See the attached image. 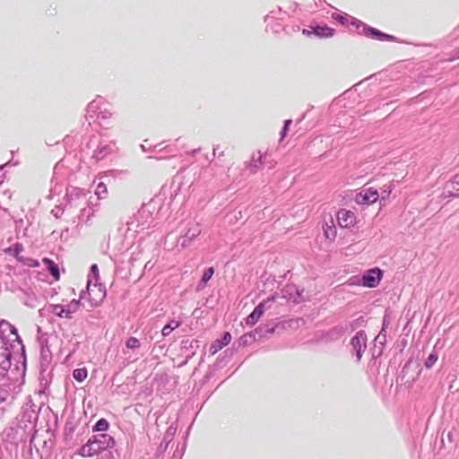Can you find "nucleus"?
<instances>
[{"mask_svg":"<svg viewBox=\"0 0 459 459\" xmlns=\"http://www.w3.org/2000/svg\"><path fill=\"white\" fill-rule=\"evenodd\" d=\"M176 433V428L169 427L165 433V440L167 443H170L173 439V436Z\"/></svg>","mask_w":459,"mask_h":459,"instance_id":"2f4dec72","label":"nucleus"},{"mask_svg":"<svg viewBox=\"0 0 459 459\" xmlns=\"http://www.w3.org/2000/svg\"><path fill=\"white\" fill-rule=\"evenodd\" d=\"M21 384L6 379L0 385V403H11L21 393Z\"/></svg>","mask_w":459,"mask_h":459,"instance_id":"f03ea898","label":"nucleus"},{"mask_svg":"<svg viewBox=\"0 0 459 459\" xmlns=\"http://www.w3.org/2000/svg\"><path fill=\"white\" fill-rule=\"evenodd\" d=\"M169 445V443L166 442L165 436H164L161 443L160 444V446H159V447L157 449V453L158 454L164 453L168 449Z\"/></svg>","mask_w":459,"mask_h":459,"instance_id":"72a5a7b5","label":"nucleus"},{"mask_svg":"<svg viewBox=\"0 0 459 459\" xmlns=\"http://www.w3.org/2000/svg\"><path fill=\"white\" fill-rule=\"evenodd\" d=\"M86 212H87L86 209L81 210L80 220H82V221L83 220V217L86 215Z\"/></svg>","mask_w":459,"mask_h":459,"instance_id":"4c0bfd02","label":"nucleus"},{"mask_svg":"<svg viewBox=\"0 0 459 459\" xmlns=\"http://www.w3.org/2000/svg\"><path fill=\"white\" fill-rule=\"evenodd\" d=\"M150 264V262H148L147 264H145V266H144V267H145V268L150 267V264Z\"/></svg>","mask_w":459,"mask_h":459,"instance_id":"de8ad7c7","label":"nucleus"},{"mask_svg":"<svg viewBox=\"0 0 459 459\" xmlns=\"http://www.w3.org/2000/svg\"><path fill=\"white\" fill-rule=\"evenodd\" d=\"M141 148L143 149V151H145V146L143 144L141 145Z\"/></svg>","mask_w":459,"mask_h":459,"instance_id":"8fccbe9b","label":"nucleus"},{"mask_svg":"<svg viewBox=\"0 0 459 459\" xmlns=\"http://www.w3.org/2000/svg\"><path fill=\"white\" fill-rule=\"evenodd\" d=\"M214 273V269L212 267H209L207 268L203 276H202V279L200 281V282L198 283L197 287H196V290H202L204 289V287L206 286L207 282L209 281V280L212 278V276L213 275Z\"/></svg>","mask_w":459,"mask_h":459,"instance_id":"a211bd4d","label":"nucleus"},{"mask_svg":"<svg viewBox=\"0 0 459 459\" xmlns=\"http://www.w3.org/2000/svg\"><path fill=\"white\" fill-rule=\"evenodd\" d=\"M112 152V147L107 143H100L97 149L93 152L92 158L97 160L104 159L108 154Z\"/></svg>","mask_w":459,"mask_h":459,"instance_id":"2eb2a0df","label":"nucleus"},{"mask_svg":"<svg viewBox=\"0 0 459 459\" xmlns=\"http://www.w3.org/2000/svg\"><path fill=\"white\" fill-rule=\"evenodd\" d=\"M445 194L448 196L459 197V173L446 184Z\"/></svg>","mask_w":459,"mask_h":459,"instance_id":"ddd939ff","label":"nucleus"},{"mask_svg":"<svg viewBox=\"0 0 459 459\" xmlns=\"http://www.w3.org/2000/svg\"><path fill=\"white\" fill-rule=\"evenodd\" d=\"M96 195L98 198L102 199L105 198L108 194V189L106 185L103 182H100L96 187L95 191Z\"/></svg>","mask_w":459,"mask_h":459,"instance_id":"a878e982","label":"nucleus"},{"mask_svg":"<svg viewBox=\"0 0 459 459\" xmlns=\"http://www.w3.org/2000/svg\"><path fill=\"white\" fill-rule=\"evenodd\" d=\"M313 31H310L308 30H302V34L306 35V36H309Z\"/></svg>","mask_w":459,"mask_h":459,"instance_id":"ea45409f","label":"nucleus"},{"mask_svg":"<svg viewBox=\"0 0 459 459\" xmlns=\"http://www.w3.org/2000/svg\"><path fill=\"white\" fill-rule=\"evenodd\" d=\"M202 231L201 225L198 222L192 221L188 223V228L185 234L178 238V245L182 247H188L193 239L200 235Z\"/></svg>","mask_w":459,"mask_h":459,"instance_id":"20e7f679","label":"nucleus"},{"mask_svg":"<svg viewBox=\"0 0 459 459\" xmlns=\"http://www.w3.org/2000/svg\"><path fill=\"white\" fill-rule=\"evenodd\" d=\"M263 159L264 155L260 151L253 153L251 160L248 164V168L251 172L255 173L260 169L261 165L263 164Z\"/></svg>","mask_w":459,"mask_h":459,"instance_id":"f3484780","label":"nucleus"},{"mask_svg":"<svg viewBox=\"0 0 459 459\" xmlns=\"http://www.w3.org/2000/svg\"><path fill=\"white\" fill-rule=\"evenodd\" d=\"M199 152H200V148H198V149H195V150L191 151L190 152H188V154H190V155L194 156V155H195L196 153H198Z\"/></svg>","mask_w":459,"mask_h":459,"instance_id":"58836bf2","label":"nucleus"},{"mask_svg":"<svg viewBox=\"0 0 459 459\" xmlns=\"http://www.w3.org/2000/svg\"><path fill=\"white\" fill-rule=\"evenodd\" d=\"M352 351L355 352L357 360L359 361L367 347V335L364 331H359L351 340Z\"/></svg>","mask_w":459,"mask_h":459,"instance_id":"423d86ee","label":"nucleus"},{"mask_svg":"<svg viewBox=\"0 0 459 459\" xmlns=\"http://www.w3.org/2000/svg\"><path fill=\"white\" fill-rule=\"evenodd\" d=\"M43 263L47 265L49 273H51V275L56 279V280H58L59 279V269H58V266L56 263H54L51 259L49 258H44L43 259Z\"/></svg>","mask_w":459,"mask_h":459,"instance_id":"6ab92c4d","label":"nucleus"},{"mask_svg":"<svg viewBox=\"0 0 459 459\" xmlns=\"http://www.w3.org/2000/svg\"><path fill=\"white\" fill-rule=\"evenodd\" d=\"M51 312L59 317H65V307H64L62 305H52Z\"/></svg>","mask_w":459,"mask_h":459,"instance_id":"bb28decb","label":"nucleus"},{"mask_svg":"<svg viewBox=\"0 0 459 459\" xmlns=\"http://www.w3.org/2000/svg\"><path fill=\"white\" fill-rule=\"evenodd\" d=\"M24 264L27 266H30V267H37V266H39V262L32 258H26Z\"/></svg>","mask_w":459,"mask_h":459,"instance_id":"c9c22d12","label":"nucleus"},{"mask_svg":"<svg viewBox=\"0 0 459 459\" xmlns=\"http://www.w3.org/2000/svg\"><path fill=\"white\" fill-rule=\"evenodd\" d=\"M325 236L327 239L333 240L336 237V230L333 226H326V228L324 229Z\"/></svg>","mask_w":459,"mask_h":459,"instance_id":"c756f323","label":"nucleus"},{"mask_svg":"<svg viewBox=\"0 0 459 459\" xmlns=\"http://www.w3.org/2000/svg\"><path fill=\"white\" fill-rule=\"evenodd\" d=\"M23 250L22 244H15L13 247H8L5 249V253L13 255L16 259L21 256V252Z\"/></svg>","mask_w":459,"mask_h":459,"instance_id":"393cba45","label":"nucleus"},{"mask_svg":"<svg viewBox=\"0 0 459 459\" xmlns=\"http://www.w3.org/2000/svg\"><path fill=\"white\" fill-rule=\"evenodd\" d=\"M114 446V438L108 434L101 433L90 438L87 443L80 448L79 454L82 456L91 457Z\"/></svg>","mask_w":459,"mask_h":459,"instance_id":"f257e3e1","label":"nucleus"},{"mask_svg":"<svg viewBox=\"0 0 459 459\" xmlns=\"http://www.w3.org/2000/svg\"><path fill=\"white\" fill-rule=\"evenodd\" d=\"M150 264V262H148L147 264H145V266H144V267H145V268L150 267V264Z\"/></svg>","mask_w":459,"mask_h":459,"instance_id":"09e8293b","label":"nucleus"},{"mask_svg":"<svg viewBox=\"0 0 459 459\" xmlns=\"http://www.w3.org/2000/svg\"><path fill=\"white\" fill-rule=\"evenodd\" d=\"M67 197L69 198V203L72 204L73 201H82L83 203L86 202L85 198V192L83 189H80L77 187H72L67 192Z\"/></svg>","mask_w":459,"mask_h":459,"instance_id":"dca6fc26","label":"nucleus"},{"mask_svg":"<svg viewBox=\"0 0 459 459\" xmlns=\"http://www.w3.org/2000/svg\"><path fill=\"white\" fill-rule=\"evenodd\" d=\"M12 352L4 338L0 336V375L6 372L11 365Z\"/></svg>","mask_w":459,"mask_h":459,"instance_id":"0eeeda50","label":"nucleus"},{"mask_svg":"<svg viewBox=\"0 0 459 459\" xmlns=\"http://www.w3.org/2000/svg\"><path fill=\"white\" fill-rule=\"evenodd\" d=\"M217 149H218V147H215L213 149V156L216 154V152H219V150H217Z\"/></svg>","mask_w":459,"mask_h":459,"instance_id":"a18cd8bd","label":"nucleus"},{"mask_svg":"<svg viewBox=\"0 0 459 459\" xmlns=\"http://www.w3.org/2000/svg\"><path fill=\"white\" fill-rule=\"evenodd\" d=\"M87 290L89 294L91 295V291H92V290L90 289V282H88Z\"/></svg>","mask_w":459,"mask_h":459,"instance_id":"37998d69","label":"nucleus"},{"mask_svg":"<svg viewBox=\"0 0 459 459\" xmlns=\"http://www.w3.org/2000/svg\"><path fill=\"white\" fill-rule=\"evenodd\" d=\"M108 422L105 419H100L95 424L93 429L96 431H105L108 429Z\"/></svg>","mask_w":459,"mask_h":459,"instance_id":"c85d7f7f","label":"nucleus"},{"mask_svg":"<svg viewBox=\"0 0 459 459\" xmlns=\"http://www.w3.org/2000/svg\"><path fill=\"white\" fill-rule=\"evenodd\" d=\"M281 297L287 301L299 304L305 300L303 297L304 289H299L294 284H288L281 290Z\"/></svg>","mask_w":459,"mask_h":459,"instance_id":"39448f33","label":"nucleus"},{"mask_svg":"<svg viewBox=\"0 0 459 459\" xmlns=\"http://www.w3.org/2000/svg\"><path fill=\"white\" fill-rule=\"evenodd\" d=\"M381 277L382 271L380 269L375 268L368 270L362 277V285L368 288H374L379 283Z\"/></svg>","mask_w":459,"mask_h":459,"instance_id":"1a4fd4ad","label":"nucleus"},{"mask_svg":"<svg viewBox=\"0 0 459 459\" xmlns=\"http://www.w3.org/2000/svg\"><path fill=\"white\" fill-rule=\"evenodd\" d=\"M333 30L329 27H316L313 33L320 38H330L333 35Z\"/></svg>","mask_w":459,"mask_h":459,"instance_id":"aec40b11","label":"nucleus"},{"mask_svg":"<svg viewBox=\"0 0 459 459\" xmlns=\"http://www.w3.org/2000/svg\"><path fill=\"white\" fill-rule=\"evenodd\" d=\"M437 353H431L429 355L428 359H426L424 365L427 368H430L437 360Z\"/></svg>","mask_w":459,"mask_h":459,"instance_id":"7c9ffc66","label":"nucleus"},{"mask_svg":"<svg viewBox=\"0 0 459 459\" xmlns=\"http://www.w3.org/2000/svg\"><path fill=\"white\" fill-rule=\"evenodd\" d=\"M180 322L176 320H171L169 324H167L161 330V334L166 337L168 336L174 329H177L180 326Z\"/></svg>","mask_w":459,"mask_h":459,"instance_id":"4be33fe9","label":"nucleus"},{"mask_svg":"<svg viewBox=\"0 0 459 459\" xmlns=\"http://www.w3.org/2000/svg\"><path fill=\"white\" fill-rule=\"evenodd\" d=\"M88 376L87 369L85 368H76L73 372V377L78 382H82Z\"/></svg>","mask_w":459,"mask_h":459,"instance_id":"b1692460","label":"nucleus"},{"mask_svg":"<svg viewBox=\"0 0 459 459\" xmlns=\"http://www.w3.org/2000/svg\"><path fill=\"white\" fill-rule=\"evenodd\" d=\"M80 305V300L73 299L66 307H65V318H71L72 315L77 311Z\"/></svg>","mask_w":459,"mask_h":459,"instance_id":"412c9836","label":"nucleus"},{"mask_svg":"<svg viewBox=\"0 0 459 459\" xmlns=\"http://www.w3.org/2000/svg\"><path fill=\"white\" fill-rule=\"evenodd\" d=\"M231 341V335L230 333H224L221 340H217L211 345L210 351L212 354H215L218 351L221 350L224 346L228 345Z\"/></svg>","mask_w":459,"mask_h":459,"instance_id":"4468645a","label":"nucleus"},{"mask_svg":"<svg viewBox=\"0 0 459 459\" xmlns=\"http://www.w3.org/2000/svg\"><path fill=\"white\" fill-rule=\"evenodd\" d=\"M275 325L273 323H269L264 325L259 326L254 332L244 334L242 339H246L247 337L255 338L258 335L259 338L266 337L267 334H273L275 330Z\"/></svg>","mask_w":459,"mask_h":459,"instance_id":"9b49d317","label":"nucleus"},{"mask_svg":"<svg viewBox=\"0 0 459 459\" xmlns=\"http://www.w3.org/2000/svg\"><path fill=\"white\" fill-rule=\"evenodd\" d=\"M290 124H291V120H290V119L286 120L284 122V126H283V127L281 129V140H282L286 136L287 131H288L289 126H290Z\"/></svg>","mask_w":459,"mask_h":459,"instance_id":"f704fd0d","label":"nucleus"},{"mask_svg":"<svg viewBox=\"0 0 459 459\" xmlns=\"http://www.w3.org/2000/svg\"><path fill=\"white\" fill-rule=\"evenodd\" d=\"M390 193H391V190L388 189V190H385L383 194H385L386 195H388Z\"/></svg>","mask_w":459,"mask_h":459,"instance_id":"79ce46f5","label":"nucleus"},{"mask_svg":"<svg viewBox=\"0 0 459 459\" xmlns=\"http://www.w3.org/2000/svg\"><path fill=\"white\" fill-rule=\"evenodd\" d=\"M368 34H370L372 36H375V37L378 38L379 39H387V40H390V41L394 40V37H393L391 35H388V34H385V33H383V32L377 30V29H374V28L368 29Z\"/></svg>","mask_w":459,"mask_h":459,"instance_id":"5701e85b","label":"nucleus"},{"mask_svg":"<svg viewBox=\"0 0 459 459\" xmlns=\"http://www.w3.org/2000/svg\"><path fill=\"white\" fill-rule=\"evenodd\" d=\"M17 260L24 264V262L26 261V258L21 255V256H19L17 258Z\"/></svg>","mask_w":459,"mask_h":459,"instance_id":"a19ab883","label":"nucleus"},{"mask_svg":"<svg viewBox=\"0 0 459 459\" xmlns=\"http://www.w3.org/2000/svg\"><path fill=\"white\" fill-rule=\"evenodd\" d=\"M278 295L273 294L271 297H269L266 300H264L260 302L253 310V312L247 316L246 318V325H254L257 323V321L260 319V317L264 315L265 309L267 308L266 305L271 302H274L277 299Z\"/></svg>","mask_w":459,"mask_h":459,"instance_id":"7ed1b4c3","label":"nucleus"},{"mask_svg":"<svg viewBox=\"0 0 459 459\" xmlns=\"http://www.w3.org/2000/svg\"><path fill=\"white\" fill-rule=\"evenodd\" d=\"M92 214H93L92 212H91V213L87 214V218H86V221H87Z\"/></svg>","mask_w":459,"mask_h":459,"instance_id":"49530a36","label":"nucleus"},{"mask_svg":"<svg viewBox=\"0 0 459 459\" xmlns=\"http://www.w3.org/2000/svg\"><path fill=\"white\" fill-rule=\"evenodd\" d=\"M146 217V211H140L136 215L130 219L127 222L128 230H133L134 232H138L140 230H143L149 227V224L146 221H141L142 219Z\"/></svg>","mask_w":459,"mask_h":459,"instance_id":"9d476101","label":"nucleus"},{"mask_svg":"<svg viewBox=\"0 0 459 459\" xmlns=\"http://www.w3.org/2000/svg\"><path fill=\"white\" fill-rule=\"evenodd\" d=\"M379 198V194L377 190L373 187H367L361 189L359 193H358L355 196V202L358 204H371L375 203Z\"/></svg>","mask_w":459,"mask_h":459,"instance_id":"6e6552de","label":"nucleus"},{"mask_svg":"<svg viewBox=\"0 0 459 459\" xmlns=\"http://www.w3.org/2000/svg\"><path fill=\"white\" fill-rule=\"evenodd\" d=\"M126 346L128 349L135 350V349L140 348L141 343H140V341L137 338H135V337H129L126 340Z\"/></svg>","mask_w":459,"mask_h":459,"instance_id":"cd10ccee","label":"nucleus"},{"mask_svg":"<svg viewBox=\"0 0 459 459\" xmlns=\"http://www.w3.org/2000/svg\"><path fill=\"white\" fill-rule=\"evenodd\" d=\"M91 271L96 275L99 272L97 264H92L91 267Z\"/></svg>","mask_w":459,"mask_h":459,"instance_id":"e433bc0d","label":"nucleus"},{"mask_svg":"<svg viewBox=\"0 0 459 459\" xmlns=\"http://www.w3.org/2000/svg\"><path fill=\"white\" fill-rule=\"evenodd\" d=\"M4 325H8V326L10 327V332H11V333H12V334H13V335H15L17 338H19L18 331H17V329H16L13 325H12L11 324H9V323H8L7 321H5V320H2V321L0 322V326H3Z\"/></svg>","mask_w":459,"mask_h":459,"instance_id":"473e14b6","label":"nucleus"},{"mask_svg":"<svg viewBox=\"0 0 459 459\" xmlns=\"http://www.w3.org/2000/svg\"><path fill=\"white\" fill-rule=\"evenodd\" d=\"M217 149H218V147H215L213 149V156L216 154V152H219V150H217Z\"/></svg>","mask_w":459,"mask_h":459,"instance_id":"c03bdc74","label":"nucleus"},{"mask_svg":"<svg viewBox=\"0 0 459 459\" xmlns=\"http://www.w3.org/2000/svg\"><path fill=\"white\" fill-rule=\"evenodd\" d=\"M337 221L342 228H348L355 222V215L352 212L342 209L337 212Z\"/></svg>","mask_w":459,"mask_h":459,"instance_id":"f8f14e48","label":"nucleus"}]
</instances>
